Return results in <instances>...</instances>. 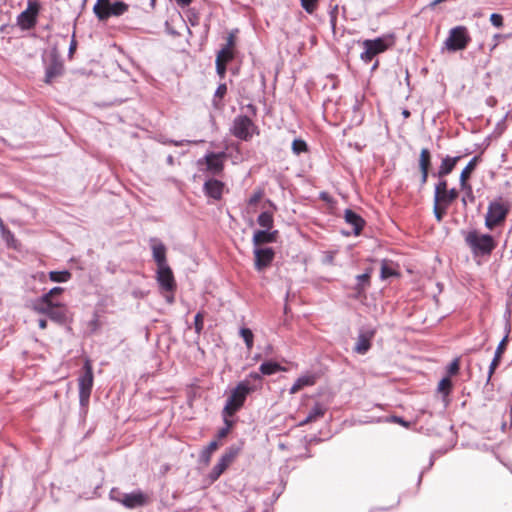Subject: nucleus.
<instances>
[{"mask_svg":"<svg viewBox=\"0 0 512 512\" xmlns=\"http://www.w3.org/2000/svg\"><path fill=\"white\" fill-rule=\"evenodd\" d=\"M395 274L396 273H395L394 269L389 267L386 261H383L382 265H381L380 277L382 279H387V278H389L391 276H394Z\"/></svg>","mask_w":512,"mask_h":512,"instance_id":"41","label":"nucleus"},{"mask_svg":"<svg viewBox=\"0 0 512 512\" xmlns=\"http://www.w3.org/2000/svg\"><path fill=\"white\" fill-rule=\"evenodd\" d=\"M224 183L216 180L210 179L204 184V191L207 196L213 198L214 200H220L224 190Z\"/></svg>","mask_w":512,"mask_h":512,"instance_id":"13","label":"nucleus"},{"mask_svg":"<svg viewBox=\"0 0 512 512\" xmlns=\"http://www.w3.org/2000/svg\"><path fill=\"white\" fill-rule=\"evenodd\" d=\"M490 21H491L492 25H494L497 28H500L503 25V18L500 14H497V13L491 14Z\"/></svg>","mask_w":512,"mask_h":512,"instance_id":"45","label":"nucleus"},{"mask_svg":"<svg viewBox=\"0 0 512 512\" xmlns=\"http://www.w3.org/2000/svg\"><path fill=\"white\" fill-rule=\"evenodd\" d=\"M459 371V359L455 358L448 366V373L454 375Z\"/></svg>","mask_w":512,"mask_h":512,"instance_id":"46","label":"nucleus"},{"mask_svg":"<svg viewBox=\"0 0 512 512\" xmlns=\"http://www.w3.org/2000/svg\"><path fill=\"white\" fill-rule=\"evenodd\" d=\"M76 49V41L72 39L69 47V53L72 55Z\"/></svg>","mask_w":512,"mask_h":512,"instance_id":"53","label":"nucleus"},{"mask_svg":"<svg viewBox=\"0 0 512 512\" xmlns=\"http://www.w3.org/2000/svg\"><path fill=\"white\" fill-rule=\"evenodd\" d=\"M255 268L262 271L268 267L274 259V251L272 248H256L254 250Z\"/></svg>","mask_w":512,"mask_h":512,"instance_id":"11","label":"nucleus"},{"mask_svg":"<svg viewBox=\"0 0 512 512\" xmlns=\"http://www.w3.org/2000/svg\"><path fill=\"white\" fill-rule=\"evenodd\" d=\"M452 387V382L448 377L443 378L438 384V390L444 394H448Z\"/></svg>","mask_w":512,"mask_h":512,"instance_id":"42","label":"nucleus"},{"mask_svg":"<svg viewBox=\"0 0 512 512\" xmlns=\"http://www.w3.org/2000/svg\"><path fill=\"white\" fill-rule=\"evenodd\" d=\"M252 391L246 381H241L231 391L226 404L223 408V414L225 417L233 416L244 404L247 395Z\"/></svg>","mask_w":512,"mask_h":512,"instance_id":"2","label":"nucleus"},{"mask_svg":"<svg viewBox=\"0 0 512 512\" xmlns=\"http://www.w3.org/2000/svg\"><path fill=\"white\" fill-rule=\"evenodd\" d=\"M70 278H71V273L68 270L49 272V279L53 282H57V283L67 282Z\"/></svg>","mask_w":512,"mask_h":512,"instance_id":"31","label":"nucleus"},{"mask_svg":"<svg viewBox=\"0 0 512 512\" xmlns=\"http://www.w3.org/2000/svg\"><path fill=\"white\" fill-rule=\"evenodd\" d=\"M227 92L226 84H220L215 91V96L222 98Z\"/></svg>","mask_w":512,"mask_h":512,"instance_id":"50","label":"nucleus"},{"mask_svg":"<svg viewBox=\"0 0 512 512\" xmlns=\"http://www.w3.org/2000/svg\"><path fill=\"white\" fill-rule=\"evenodd\" d=\"M402 115H403L404 118H408L410 116V112L408 110L404 109L402 111Z\"/></svg>","mask_w":512,"mask_h":512,"instance_id":"55","label":"nucleus"},{"mask_svg":"<svg viewBox=\"0 0 512 512\" xmlns=\"http://www.w3.org/2000/svg\"><path fill=\"white\" fill-rule=\"evenodd\" d=\"M62 71H63L62 63L54 58L52 60V62L48 65V67L46 68L45 82L48 84L51 83L55 77L62 74Z\"/></svg>","mask_w":512,"mask_h":512,"instance_id":"22","label":"nucleus"},{"mask_svg":"<svg viewBox=\"0 0 512 512\" xmlns=\"http://www.w3.org/2000/svg\"><path fill=\"white\" fill-rule=\"evenodd\" d=\"M18 24L24 28L29 29L33 27L36 24V18L32 17L27 10H24L19 16H18Z\"/></svg>","mask_w":512,"mask_h":512,"instance_id":"29","label":"nucleus"},{"mask_svg":"<svg viewBox=\"0 0 512 512\" xmlns=\"http://www.w3.org/2000/svg\"><path fill=\"white\" fill-rule=\"evenodd\" d=\"M325 414V409L319 404H315L312 410L306 417V421H316L317 419L323 417Z\"/></svg>","mask_w":512,"mask_h":512,"instance_id":"33","label":"nucleus"},{"mask_svg":"<svg viewBox=\"0 0 512 512\" xmlns=\"http://www.w3.org/2000/svg\"><path fill=\"white\" fill-rule=\"evenodd\" d=\"M431 164L430 151L427 148H423L420 152L419 167L421 170V183L424 184L427 181L428 170Z\"/></svg>","mask_w":512,"mask_h":512,"instance_id":"17","label":"nucleus"},{"mask_svg":"<svg viewBox=\"0 0 512 512\" xmlns=\"http://www.w3.org/2000/svg\"><path fill=\"white\" fill-rule=\"evenodd\" d=\"M225 423H226V427L219 430L218 438H224L229 433V430H230V427H231V422L226 419Z\"/></svg>","mask_w":512,"mask_h":512,"instance_id":"49","label":"nucleus"},{"mask_svg":"<svg viewBox=\"0 0 512 512\" xmlns=\"http://www.w3.org/2000/svg\"><path fill=\"white\" fill-rule=\"evenodd\" d=\"M257 223L266 230H271L273 227V215L270 212H262L258 218Z\"/></svg>","mask_w":512,"mask_h":512,"instance_id":"30","label":"nucleus"},{"mask_svg":"<svg viewBox=\"0 0 512 512\" xmlns=\"http://www.w3.org/2000/svg\"><path fill=\"white\" fill-rule=\"evenodd\" d=\"M234 57L233 50L223 47L217 54L216 61L228 63Z\"/></svg>","mask_w":512,"mask_h":512,"instance_id":"34","label":"nucleus"},{"mask_svg":"<svg viewBox=\"0 0 512 512\" xmlns=\"http://www.w3.org/2000/svg\"><path fill=\"white\" fill-rule=\"evenodd\" d=\"M292 150L295 154H300L307 150V144L304 140L295 139L292 143Z\"/></svg>","mask_w":512,"mask_h":512,"instance_id":"38","label":"nucleus"},{"mask_svg":"<svg viewBox=\"0 0 512 512\" xmlns=\"http://www.w3.org/2000/svg\"><path fill=\"white\" fill-rule=\"evenodd\" d=\"M234 45H235V36L233 33H230L227 37V43H226L225 47L233 50Z\"/></svg>","mask_w":512,"mask_h":512,"instance_id":"51","label":"nucleus"},{"mask_svg":"<svg viewBox=\"0 0 512 512\" xmlns=\"http://www.w3.org/2000/svg\"><path fill=\"white\" fill-rule=\"evenodd\" d=\"M479 158L477 156L473 157L468 164L465 166V168L462 170L460 174V186L463 190H466L468 193L472 192V187L470 184H468V179L471 175V173L476 168V165L478 163Z\"/></svg>","mask_w":512,"mask_h":512,"instance_id":"14","label":"nucleus"},{"mask_svg":"<svg viewBox=\"0 0 512 512\" xmlns=\"http://www.w3.org/2000/svg\"><path fill=\"white\" fill-rule=\"evenodd\" d=\"M460 160V156H456V157H445L443 160H442V163L439 167V170H438V176L439 177H443L445 175H448L449 173H451V171L454 169L455 165L457 164V162Z\"/></svg>","mask_w":512,"mask_h":512,"instance_id":"25","label":"nucleus"},{"mask_svg":"<svg viewBox=\"0 0 512 512\" xmlns=\"http://www.w3.org/2000/svg\"><path fill=\"white\" fill-rule=\"evenodd\" d=\"M509 208V204L501 198L490 202L485 216V226L488 229H493L503 223L509 212Z\"/></svg>","mask_w":512,"mask_h":512,"instance_id":"3","label":"nucleus"},{"mask_svg":"<svg viewBox=\"0 0 512 512\" xmlns=\"http://www.w3.org/2000/svg\"><path fill=\"white\" fill-rule=\"evenodd\" d=\"M315 381L316 378L314 375H303L294 382L290 388V393L295 394L306 386H312L315 384Z\"/></svg>","mask_w":512,"mask_h":512,"instance_id":"23","label":"nucleus"},{"mask_svg":"<svg viewBox=\"0 0 512 512\" xmlns=\"http://www.w3.org/2000/svg\"><path fill=\"white\" fill-rule=\"evenodd\" d=\"M264 196V190L259 188L254 191L248 200V204L253 206L256 205Z\"/></svg>","mask_w":512,"mask_h":512,"instance_id":"43","label":"nucleus"},{"mask_svg":"<svg viewBox=\"0 0 512 512\" xmlns=\"http://www.w3.org/2000/svg\"><path fill=\"white\" fill-rule=\"evenodd\" d=\"M458 197L456 189H447V181L440 180L435 186L434 202H440L444 206H449Z\"/></svg>","mask_w":512,"mask_h":512,"instance_id":"10","label":"nucleus"},{"mask_svg":"<svg viewBox=\"0 0 512 512\" xmlns=\"http://www.w3.org/2000/svg\"><path fill=\"white\" fill-rule=\"evenodd\" d=\"M223 154L210 153L205 156L207 168L213 173H218L223 169Z\"/></svg>","mask_w":512,"mask_h":512,"instance_id":"20","label":"nucleus"},{"mask_svg":"<svg viewBox=\"0 0 512 512\" xmlns=\"http://www.w3.org/2000/svg\"><path fill=\"white\" fill-rule=\"evenodd\" d=\"M374 334V330L360 333L354 347V351L358 354H365L371 347V340L374 337Z\"/></svg>","mask_w":512,"mask_h":512,"instance_id":"15","label":"nucleus"},{"mask_svg":"<svg viewBox=\"0 0 512 512\" xmlns=\"http://www.w3.org/2000/svg\"><path fill=\"white\" fill-rule=\"evenodd\" d=\"M153 258L158 267L166 266V247L162 243H156L152 246Z\"/></svg>","mask_w":512,"mask_h":512,"instance_id":"24","label":"nucleus"},{"mask_svg":"<svg viewBox=\"0 0 512 512\" xmlns=\"http://www.w3.org/2000/svg\"><path fill=\"white\" fill-rule=\"evenodd\" d=\"M344 218L345 221L353 227L354 233L358 235L364 226V220L362 217L354 211L347 209L344 212Z\"/></svg>","mask_w":512,"mask_h":512,"instance_id":"18","label":"nucleus"},{"mask_svg":"<svg viewBox=\"0 0 512 512\" xmlns=\"http://www.w3.org/2000/svg\"><path fill=\"white\" fill-rule=\"evenodd\" d=\"M128 10V5L122 1L111 3L110 0H97L93 6V12L101 21L112 16H121Z\"/></svg>","mask_w":512,"mask_h":512,"instance_id":"4","label":"nucleus"},{"mask_svg":"<svg viewBox=\"0 0 512 512\" xmlns=\"http://www.w3.org/2000/svg\"><path fill=\"white\" fill-rule=\"evenodd\" d=\"M311 422H312V421H306V418H305V419H303V420L299 423V425H300V426H304V425L309 424V423H311Z\"/></svg>","mask_w":512,"mask_h":512,"instance_id":"56","label":"nucleus"},{"mask_svg":"<svg viewBox=\"0 0 512 512\" xmlns=\"http://www.w3.org/2000/svg\"><path fill=\"white\" fill-rule=\"evenodd\" d=\"M301 7L309 14H312L318 6V0H300Z\"/></svg>","mask_w":512,"mask_h":512,"instance_id":"37","label":"nucleus"},{"mask_svg":"<svg viewBox=\"0 0 512 512\" xmlns=\"http://www.w3.org/2000/svg\"><path fill=\"white\" fill-rule=\"evenodd\" d=\"M447 208H448V206H444L440 202H438V203L434 202L433 212H434L435 218L437 219L438 222L442 221Z\"/></svg>","mask_w":512,"mask_h":512,"instance_id":"36","label":"nucleus"},{"mask_svg":"<svg viewBox=\"0 0 512 512\" xmlns=\"http://www.w3.org/2000/svg\"><path fill=\"white\" fill-rule=\"evenodd\" d=\"M278 236L277 230H258L254 233L252 242L255 246H259L265 243H273L276 241Z\"/></svg>","mask_w":512,"mask_h":512,"instance_id":"16","label":"nucleus"},{"mask_svg":"<svg viewBox=\"0 0 512 512\" xmlns=\"http://www.w3.org/2000/svg\"><path fill=\"white\" fill-rule=\"evenodd\" d=\"M39 327L41 329H45L47 327V321L45 319H40L39 320Z\"/></svg>","mask_w":512,"mask_h":512,"instance_id":"54","label":"nucleus"},{"mask_svg":"<svg viewBox=\"0 0 512 512\" xmlns=\"http://www.w3.org/2000/svg\"><path fill=\"white\" fill-rule=\"evenodd\" d=\"M157 281L166 291H172L175 288L174 276L168 265L158 267Z\"/></svg>","mask_w":512,"mask_h":512,"instance_id":"12","label":"nucleus"},{"mask_svg":"<svg viewBox=\"0 0 512 512\" xmlns=\"http://www.w3.org/2000/svg\"><path fill=\"white\" fill-rule=\"evenodd\" d=\"M53 306V302L50 299H44V296L37 299L33 303V309L39 314H45L48 316L51 307Z\"/></svg>","mask_w":512,"mask_h":512,"instance_id":"27","label":"nucleus"},{"mask_svg":"<svg viewBox=\"0 0 512 512\" xmlns=\"http://www.w3.org/2000/svg\"><path fill=\"white\" fill-rule=\"evenodd\" d=\"M84 373L78 379L79 399L82 406H86L89 401L93 386V369L90 359H85Z\"/></svg>","mask_w":512,"mask_h":512,"instance_id":"7","label":"nucleus"},{"mask_svg":"<svg viewBox=\"0 0 512 512\" xmlns=\"http://www.w3.org/2000/svg\"><path fill=\"white\" fill-rule=\"evenodd\" d=\"M26 10L32 17L36 18L40 10V4L35 0H28Z\"/></svg>","mask_w":512,"mask_h":512,"instance_id":"39","label":"nucleus"},{"mask_svg":"<svg viewBox=\"0 0 512 512\" xmlns=\"http://www.w3.org/2000/svg\"><path fill=\"white\" fill-rule=\"evenodd\" d=\"M122 502L126 507L134 508L144 505L146 503V496L141 492L126 494Z\"/></svg>","mask_w":512,"mask_h":512,"instance_id":"21","label":"nucleus"},{"mask_svg":"<svg viewBox=\"0 0 512 512\" xmlns=\"http://www.w3.org/2000/svg\"><path fill=\"white\" fill-rule=\"evenodd\" d=\"M369 279L370 271L357 276L359 291L364 290L369 285Z\"/></svg>","mask_w":512,"mask_h":512,"instance_id":"40","label":"nucleus"},{"mask_svg":"<svg viewBox=\"0 0 512 512\" xmlns=\"http://www.w3.org/2000/svg\"><path fill=\"white\" fill-rule=\"evenodd\" d=\"M470 38L467 29L464 26H457L450 30L449 36L445 41V46L449 51L463 50L469 43Z\"/></svg>","mask_w":512,"mask_h":512,"instance_id":"9","label":"nucleus"},{"mask_svg":"<svg viewBox=\"0 0 512 512\" xmlns=\"http://www.w3.org/2000/svg\"><path fill=\"white\" fill-rule=\"evenodd\" d=\"M242 449V445H232L222 454L210 472V479L217 480L220 475L234 462Z\"/></svg>","mask_w":512,"mask_h":512,"instance_id":"8","label":"nucleus"},{"mask_svg":"<svg viewBox=\"0 0 512 512\" xmlns=\"http://www.w3.org/2000/svg\"><path fill=\"white\" fill-rule=\"evenodd\" d=\"M395 44V38L393 35H383L375 39L364 40L361 45L363 52L360 54L361 60L368 63L372 59L393 47Z\"/></svg>","mask_w":512,"mask_h":512,"instance_id":"1","label":"nucleus"},{"mask_svg":"<svg viewBox=\"0 0 512 512\" xmlns=\"http://www.w3.org/2000/svg\"><path fill=\"white\" fill-rule=\"evenodd\" d=\"M280 370L284 369L276 362H264L260 365V371L263 375H271Z\"/></svg>","mask_w":512,"mask_h":512,"instance_id":"32","label":"nucleus"},{"mask_svg":"<svg viewBox=\"0 0 512 512\" xmlns=\"http://www.w3.org/2000/svg\"><path fill=\"white\" fill-rule=\"evenodd\" d=\"M506 342H507V337H504L500 343L498 344L497 348H496V351H495V355H494V358L492 360V362L490 363V366H489V372H488V378H487V381L490 380L491 376L493 375L495 369L497 368V366L499 365L500 363V360H501V357H502V354L505 350V347H506Z\"/></svg>","mask_w":512,"mask_h":512,"instance_id":"19","label":"nucleus"},{"mask_svg":"<svg viewBox=\"0 0 512 512\" xmlns=\"http://www.w3.org/2000/svg\"><path fill=\"white\" fill-rule=\"evenodd\" d=\"M48 317L57 322H63L66 319V308L63 304L53 303V306L50 309Z\"/></svg>","mask_w":512,"mask_h":512,"instance_id":"26","label":"nucleus"},{"mask_svg":"<svg viewBox=\"0 0 512 512\" xmlns=\"http://www.w3.org/2000/svg\"><path fill=\"white\" fill-rule=\"evenodd\" d=\"M465 240L475 254H490L496 247V243L491 235L480 234L477 231L469 232Z\"/></svg>","mask_w":512,"mask_h":512,"instance_id":"5","label":"nucleus"},{"mask_svg":"<svg viewBox=\"0 0 512 512\" xmlns=\"http://www.w3.org/2000/svg\"><path fill=\"white\" fill-rule=\"evenodd\" d=\"M231 133L238 139L248 141L254 134L258 133L256 125L253 121L244 115L237 116L231 127Z\"/></svg>","mask_w":512,"mask_h":512,"instance_id":"6","label":"nucleus"},{"mask_svg":"<svg viewBox=\"0 0 512 512\" xmlns=\"http://www.w3.org/2000/svg\"><path fill=\"white\" fill-rule=\"evenodd\" d=\"M64 291V289L62 287H54L52 288L48 293L44 294V299H50L54 296V295H58V294H61L62 292Z\"/></svg>","mask_w":512,"mask_h":512,"instance_id":"47","label":"nucleus"},{"mask_svg":"<svg viewBox=\"0 0 512 512\" xmlns=\"http://www.w3.org/2000/svg\"><path fill=\"white\" fill-rule=\"evenodd\" d=\"M240 335L243 338V340L245 341L247 349L251 350L253 347V340H254V335H253L252 331L249 328H241Z\"/></svg>","mask_w":512,"mask_h":512,"instance_id":"35","label":"nucleus"},{"mask_svg":"<svg viewBox=\"0 0 512 512\" xmlns=\"http://www.w3.org/2000/svg\"><path fill=\"white\" fill-rule=\"evenodd\" d=\"M194 325H195V331L197 334H200L202 329H203V326H204V317H203V314L198 312L196 315H195V318H194Z\"/></svg>","mask_w":512,"mask_h":512,"instance_id":"44","label":"nucleus"},{"mask_svg":"<svg viewBox=\"0 0 512 512\" xmlns=\"http://www.w3.org/2000/svg\"><path fill=\"white\" fill-rule=\"evenodd\" d=\"M219 448V443L217 440L211 441L201 452L200 460L208 465L211 460L212 454Z\"/></svg>","mask_w":512,"mask_h":512,"instance_id":"28","label":"nucleus"},{"mask_svg":"<svg viewBox=\"0 0 512 512\" xmlns=\"http://www.w3.org/2000/svg\"><path fill=\"white\" fill-rule=\"evenodd\" d=\"M179 6H188L193 0H175Z\"/></svg>","mask_w":512,"mask_h":512,"instance_id":"52","label":"nucleus"},{"mask_svg":"<svg viewBox=\"0 0 512 512\" xmlns=\"http://www.w3.org/2000/svg\"><path fill=\"white\" fill-rule=\"evenodd\" d=\"M226 64L225 62L216 61V70L220 77H224L226 72Z\"/></svg>","mask_w":512,"mask_h":512,"instance_id":"48","label":"nucleus"},{"mask_svg":"<svg viewBox=\"0 0 512 512\" xmlns=\"http://www.w3.org/2000/svg\"><path fill=\"white\" fill-rule=\"evenodd\" d=\"M250 377H252L253 379H260V375L257 373H251Z\"/></svg>","mask_w":512,"mask_h":512,"instance_id":"57","label":"nucleus"}]
</instances>
